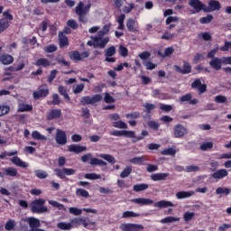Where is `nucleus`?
Segmentation results:
<instances>
[{"label": "nucleus", "instance_id": "6e6d98bb", "mask_svg": "<svg viewBox=\"0 0 231 231\" xmlns=\"http://www.w3.org/2000/svg\"><path fill=\"white\" fill-rule=\"evenodd\" d=\"M231 190L228 188H217L216 189V194H225V196H228L230 194Z\"/></svg>", "mask_w": 231, "mask_h": 231}, {"label": "nucleus", "instance_id": "423d86ee", "mask_svg": "<svg viewBox=\"0 0 231 231\" xmlns=\"http://www.w3.org/2000/svg\"><path fill=\"white\" fill-rule=\"evenodd\" d=\"M33 98L38 100V98H46L50 95V88H48L47 84H42L38 88L37 91L33 92Z\"/></svg>", "mask_w": 231, "mask_h": 231}, {"label": "nucleus", "instance_id": "cd10ccee", "mask_svg": "<svg viewBox=\"0 0 231 231\" xmlns=\"http://www.w3.org/2000/svg\"><path fill=\"white\" fill-rule=\"evenodd\" d=\"M34 65L38 66L39 68H41V66L42 68H50V66H51V62L46 58H40L36 60Z\"/></svg>", "mask_w": 231, "mask_h": 231}, {"label": "nucleus", "instance_id": "f3484780", "mask_svg": "<svg viewBox=\"0 0 231 231\" xmlns=\"http://www.w3.org/2000/svg\"><path fill=\"white\" fill-rule=\"evenodd\" d=\"M221 10V3L217 0H210L208 6L204 8V12H217Z\"/></svg>", "mask_w": 231, "mask_h": 231}, {"label": "nucleus", "instance_id": "4468645a", "mask_svg": "<svg viewBox=\"0 0 231 231\" xmlns=\"http://www.w3.org/2000/svg\"><path fill=\"white\" fill-rule=\"evenodd\" d=\"M126 28L128 32H131L132 33H136L140 32V26L138 25V22H136L133 18H129L126 22Z\"/></svg>", "mask_w": 231, "mask_h": 231}, {"label": "nucleus", "instance_id": "4d7b16f0", "mask_svg": "<svg viewBox=\"0 0 231 231\" xmlns=\"http://www.w3.org/2000/svg\"><path fill=\"white\" fill-rule=\"evenodd\" d=\"M10 113V106L0 105V116H5V115H8Z\"/></svg>", "mask_w": 231, "mask_h": 231}, {"label": "nucleus", "instance_id": "13d9d810", "mask_svg": "<svg viewBox=\"0 0 231 231\" xmlns=\"http://www.w3.org/2000/svg\"><path fill=\"white\" fill-rule=\"evenodd\" d=\"M148 127H150V129H153V131H158L160 129V123L152 120L149 121Z\"/></svg>", "mask_w": 231, "mask_h": 231}, {"label": "nucleus", "instance_id": "412c9836", "mask_svg": "<svg viewBox=\"0 0 231 231\" xmlns=\"http://www.w3.org/2000/svg\"><path fill=\"white\" fill-rule=\"evenodd\" d=\"M228 176V171L226 169H220L211 174L213 180H223Z\"/></svg>", "mask_w": 231, "mask_h": 231}, {"label": "nucleus", "instance_id": "c756f323", "mask_svg": "<svg viewBox=\"0 0 231 231\" xmlns=\"http://www.w3.org/2000/svg\"><path fill=\"white\" fill-rule=\"evenodd\" d=\"M0 62L5 66H8V64L14 62V57L10 54H3L0 56Z\"/></svg>", "mask_w": 231, "mask_h": 231}, {"label": "nucleus", "instance_id": "393cba45", "mask_svg": "<svg viewBox=\"0 0 231 231\" xmlns=\"http://www.w3.org/2000/svg\"><path fill=\"white\" fill-rule=\"evenodd\" d=\"M155 208H167L169 207H174V204L169 200H160L153 204Z\"/></svg>", "mask_w": 231, "mask_h": 231}, {"label": "nucleus", "instance_id": "bf43d9fd", "mask_svg": "<svg viewBox=\"0 0 231 231\" xmlns=\"http://www.w3.org/2000/svg\"><path fill=\"white\" fill-rule=\"evenodd\" d=\"M85 178L86 180H100L102 176H100V174L97 173H86Z\"/></svg>", "mask_w": 231, "mask_h": 231}, {"label": "nucleus", "instance_id": "8fccbe9b", "mask_svg": "<svg viewBox=\"0 0 231 231\" xmlns=\"http://www.w3.org/2000/svg\"><path fill=\"white\" fill-rule=\"evenodd\" d=\"M14 228H15V220H14V219H9V220L5 223V230H7V231H12V230H14Z\"/></svg>", "mask_w": 231, "mask_h": 231}, {"label": "nucleus", "instance_id": "a19ab883", "mask_svg": "<svg viewBox=\"0 0 231 231\" xmlns=\"http://www.w3.org/2000/svg\"><path fill=\"white\" fill-rule=\"evenodd\" d=\"M133 172V168L131 166H126L120 173V178H127Z\"/></svg>", "mask_w": 231, "mask_h": 231}, {"label": "nucleus", "instance_id": "5fc2aeb1", "mask_svg": "<svg viewBox=\"0 0 231 231\" xmlns=\"http://www.w3.org/2000/svg\"><path fill=\"white\" fill-rule=\"evenodd\" d=\"M174 221H180V217H166L161 220V223H174Z\"/></svg>", "mask_w": 231, "mask_h": 231}, {"label": "nucleus", "instance_id": "a18cd8bd", "mask_svg": "<svg viewBox=\"0 0 231 231\" xmlns=\"http://www.w3.org/2000/svg\"><path fill=\"white\" fill-rule=\"evenodd\" d=\"M57 73H59L58 69H53L51 71L49 77L47 78L48 84H51L53 82V80H55V79L57 77Z\"/></svg>", "mask_w": 231, "mask_h": 231}, {"label": "nucleus", "instance_id": "b1692460", "mask_svg": "<svg viewBox=\"0 0 231 231\" xmlns=\"http://www.w3.org/2000/svg\"><path fill=\"white\" fill-rule=\"evenodd\" d=\"M196 194V191H179L176 193L177 199H187L189 198H192Z\"/></svg>", "mask_w": 231, "mask_h": 231}, {"label": "nucleus", "instance_id": "2eb2a0df", "mask_svg": "<svg viewBox=\"0 0 231 231\" xmlns=\"http://www.w3.org/2000/svg\"><path fill=\"white\" fill-rule=\"evenodd\" d=\"M191 88L193 89H198L199 95H203V93H207V85L206 84H201V79H195L192 82Z\"/></svg>", "mask_w": 231, "mask_h": 231}, {"label": "nucleus", "instance_id": "0e129e2a", "mask_svg": "<svg viewBox=\"0 0 231 231\" xmlns=\"http://www.w3.org/2000/svg\"><path fill=\"white\" fill-rule=\"evenodd\" d=\"M104 100L106 104H113L115 102V98L113 97H111V95L109 94V92H106L105 93V97Z\"/></svg>", "mask_w": 231, "mask_h": 231}, {"label": "nucleus", "instance_id": "ddd939ff", "mask_svg": "<svg viewBox=\"0 0 231 231\" xmlns=\"http://www.w3.org/2000/svg\"><path fill=\"white\" fill-rule=\"evenodd\" d=\"M116 54V48L115 46H111L106 49L105 51V60L106 62H116V58H114L113 55Z\"/></svg>", "mask_w": 231, "mask_h": 231}, {"label": "nucleus", "instance_id": "680f3d73", "mask_svg": "<svg viewBox=\"0 0 231 231\" xmlns=\"http://www.w3.org/2000/svg\"><path fill=\"white\" fill-rule=\"evenodd\" d=\"M12 11L10 9L5 10L3 13V15L5 16L4 19H6V21H14V14H11Z\"/></svg>", "mask_w": 231, "mask_h": 231}, {"label": "nucleus", "instance_id": "c03bdc74", "mask_svg": "<svg viewBox=\"0 0 231 231\" xmlns=\"http://www.w3.org/2000/svg\"><path fill=\"white\" fill-rule=\"evenodd\" d=\"M195 216H196V213L187 211L183 215V219L186 223H189V221H192Z\"/></svg>", "mask_w": 231, "mask_h": 231}, {"label": "nucleus", "instance_id": "dca6fc26", "mask_svg": "<svg viewBox=\"0 0 231 231\" xmlns=\"http://www.w3.org/2000/svg\"><path fill=\"white\" fill-rule=\"evenodd\" d=\"M62 116V110L60 108L51 109L46 116L47 120H59Z\"/></svg>", "mask_w": 231, "mask_h": 231}, {"label": "nucleus", "instance_id": "20e7f679", "mask_svg": "<svg viewBox=\"0 0 231 231\" xmlns=\"http://www.w3.org/2000/svg\"><path fill=\"white\" fill-rule=\"evenodd\" d=\"M46 200L44 199H38L31 202V210L33 214H43L48 211V208L44 206Z\"/></svg>", "mask_w": 231, "mask_h": 231}, {"label": "nucleus", "instance_id": "58836bf2", "mask_svg": "<svg viewBox=\"0 0 231 231\" xmlns=\"http://www.w3.org/2000/svg\"><path fill=\"white\" fill-rule=\"evenodd\" d=\"M123 219H127L129 217H140V213H134V211H125L122 215Z\"/></svg>", "mask_w": 231, "mask_h": 231}, {"label": "nucleus", "instance_id": "37998d69", "mask_svg": "<svg viewBox=\"0 0 231 231\" xmlns=\"http://www.w3.org/2000/svg\"><path fill=\"white\" fill-rule=\"evenodd\" d=\"M76 195L79 196L80 198H89V192L84 189H77Z\"/></svg>", "mask_w": 231, "mask_h": 231}, {"label": "nucleus", "instance_id": "9b49d317", "mask_svg": "<svg viewBox=\"0 0 231 231\" xmlns=\"http://www.w3.org/2000/svg\"><path fill=\"white\" fill-rule=\"evenodd\" d=\"M55 141L58 145H66L68 143V137L66 136V132L61 129H57Z\"/></svg>", "mask_w": 231, "mask_h": 231}, {"label": "nucleus", "instance_id": "ea45409f", "mask_svg": "<svg viewBox=\"0 0 231 231\" xmlns=\"http://www.w3.org/2000/svg\"><path fill=\"white\" fill-rule=\"evenodd\" d=\"M161 154H162V156H176V149L167 148L165 150H162L161 152Z\"/></svg>", "mask_w": 231, "mask_h": 231}, {"label": "nucleus", "instance_id": "1a4fd4ad", "mask_svg": "<svg viewBox=\"0 0 231 231\" xmlns=\"http://www.w3.org/2000/svg\"><path fill=\"white\" fill-rule=\"evenodd\" d=\"M111 136H125V138H136L134 131L113 130L110 132Z\"/></svg>", "mask_w": 231, "mask_h": 231}, {"label": "nucleus", "instance_id": "0eeeda50", "mask_svg": "<svg viewBox=\"0 0 231 231\" xmlns=\"http://www.w3.org/2000/svg\"><path fill=\"white\" fill-rule=\"evenodd\" d=\"M144 226L141 224L125 223L120 225V229L122 231H143Z\"/></svg>", "mask_w": 231, "mask_h": 231}, {"label": "nucleus", "instance_id": "603ef678", "mask_svg": "<svg viewBox=\"0 0 231 231\" xmlns=\"http://www.w3.org/2000/svg\"><path fill=\"white\" fill-rule=\"evenodd\" d=\"M131 163H134V165H143V156L141 157H134L130 160Z\"/></svg>", "mask_w": 231, "mask_h": 231}, {"label": "nucleus", "instance_id": "09e8293b", "mask_svg": "<svg viewBox=\"0 0 231 231\" xmlns=\"http://www.w3.org/2000/svg\"><path fill=\"white\" fill-rule=\"evenodd\" d=\"M113 127H116V129H127V124L124 121H116L113 123Z\"/></svg>", "mask_w": 231, "mask_h": 231}, {"label": "nucleus", "instance_id": "2f4dec72", "mask_svg": "<svg viewBox=\"0 0 231 231\" xmlns=\"http://www.w3.org/2000/svg\"><path fill=\"white\" fill-rule=\"evenodd\" d=\"M60 47L64 48V46H69V41L68 36L64 35V32L59 33Z\"/></svg>", "mask_w": 231, "mask_h": 231}, {"label": "nucleus", "instance_id": "6e6552de", "mask_svg": "<svg viewBox=\"0 0 231 231\" xmlns=\"http://www.w3.org/2000/svg\"><path fill=\"white\" fill-rule=\"evenodd\" d=\"M189 131L187 130V127H185L181 124H178L173 128V136L174 138H183L188 134Z\"/></svg>", "mask_w": 231, "mask_h": 231}, {"label": "nucleus", "instance_id": "6ab92c4d", "mask_svg": "<svg viewBox=\"0 0 231 231\" xmlns=\"http://www.w3.org/2000/svg\"><path fill=\"white\" fill-rule=\"evenodd\" d=\"M84 151H88L87 146H80L79 144H70L68 146V152H75V154H80V152H84Z\"/></svg>", "mask_w": 231, "mask_h": 231}, {"label": "nucleus", "instance_id": "f704fd0d", "mask_svg": "<svg viewBox=\"0 0 231 231\" xmlns=\"http://www.w3.org/2000/svg\"><path fill=\"white\" fill-rule=\"evenodd\" d=\"M4 174H5V176H11V178H15V176H17V169L14 167L4 169Z\"/></svg>", "mask_w": 231, "mask_h": 231}, {"label": "nucleus", "instance_id": "39448f33", "mask_svg": "<svg viewBox=\"0 0 231 231\" xmlns=\"http://www.w3.org/2000/svg\"><path fill=\"white\" fill-rule=\"evenodd\" d=\"M102 101V96L100 94H96L92 97L89 96L82 97L79 100L81 106H89L97 104V102Z\"/></svg>", "mask_w": 231, "mask_h": 231}, {"label": "nucleus", "instance_id": "4be33fe9", "mask_svg": "<svg viewBox=\"0 0 231 231\" xmlns=\"http://www.w3.org/2000/svg\"><path fill=\"white\" fill-rule=\"evenodd\" d=\"M189 5L191 6V8H194L198 12L205 10V5H203V3H201L199 0H189Z\"/></svg>", "mask_w": 231, "mask_h": 231}, {"label": "nucleus", "instance_id": "7ed1b4c3", "mask_svg": "<svg viewBox=\"0 0 231 231\" xmlns=\"http://www.w3.org/2000/svg\"><path fill=\"white\" fill-rule=\"evenodd\" d=\"M88 161H90L89 165L92 167H107V162H106V161L93 157L92 153H87L81 156V162L83 163H88Z\"/></svg>", "mask_w": 231, "mask_h": 231}, {"label": "nucleus", "instance_id": "f8f14e48", "mask_svg": "<svg viewBox=\"0 0 231 231\" xmlns=\"http://www.w3.org/2000/svg\"><path fill=\"white\" fill-rule=\"evenodd\" d=\"M174 68L177 73H180L181 75H189V73H192V65L185 60L183 63V69L178 65H175Z\"/></svg>", "mask_w": 231, "mask_h": 231}, {"label": "nucleus", "instance_id": "f03ea898", "mask_svg": "<svg viewBox=\"0 0 231 231\" xmlns=\"http://www.w3.org/2000/svg\"><path fill=\"white\" fill-rule=\"evenodd\" d=\"M89 10H91V4H88L84 6V2H79L78 5L75 7V13L79 16V23L86 24L88 23V19L86 15L89 14Z\"/></svg>", "mask_w": 231, "mask_h": 231}, {"label": "nucleus", "instance_id": "de8ad7c7", "mask_svg": "<svg viewBox=\"0 0 231 231\" xmlns=\"http://www.w3.org/2000/svg\"><path fill=\"white\" fill-rule=\"evenodd\" d=\"M213 19L214 16H212V14H208L207 16L200 18L199 23L201 24H209V23H212Z\"/></svg>", "mask_w": 231, "mask_h": 231}, {"label": "nucleus", "instance_id": "e433bc0d", "mask_svg": "<svg viewBox=\"0 0 231 231\" xmlns=\"http://www.w3.org/2000/svg\"><path fill=\"white\" fill-rule=\"evenodd\" d=\"M57 228L60 230H71L73 228V225L71 223H66V222H59L57 224Z\"/></svg>", "mask_w": 231, "mask_h": 231}, {"label": "nucleus", "instance_id": "c9c22d12", "mask_svg": "<svg viewBox=\"0 0 231 231\" xmlns=\"http://www.w3.org/2000/svg\"><path fill=\"white\" fill-rule=\"evenodd\" d=\"M69 59L75 62H80L82 58L80 57V52L79 51H72L69 52Z\"/></svg>", "mask_w": 231, "mask_h": 231}, {"label": "nucleus", "instance_id": "a211bd4d", "mask_svg": "<svg viewBox=\"0 0 231 231\" xmlns=\"http://www.w3.org/2000/svg\"><path fill=\"white\" fill-rule=\"evenodd\" d=\"M223 58H213L210 61H209V66L215 69L216 71H219V69H221V68H223Z\"/></svg>", "mask_w": 231, "mask_h": 231}, {"label": "nucleus", "instance_id": "774afa93", "mask_svg": "<svg viewBox=\"0 0 231 231\" xmlns=\"http://www.w3.org/2000/svg\"><path fill=\"white\" fill-rule=\"evenodd\" d=\"M231 48V42H225V44L220 47V51H228Z\"/></svg>", "mask_w": 231, "mask_h": 231}, {"label": "nucleus", "instance_id": "bb28decb", "mask_svg": "<svg viewBox=\"0 0 231 231\" xmlns=\"http://www.w3.org/2000/svg\"><path fill=\"white\" fill-rule=\"evenodd\" d=\"M180 102H188L190 106H196L198 99H192V94H185L180 97Z\"/></svg>", "mask_w": 231, "mask_h": 231}, {"label": "nucleus", "instance_id": "c85d7f7f", "mask_svg": "<svg viewBox=\"0 0 231 231\" xmlns=\"http://www.w3.org/2000/svg\"><path fill=\"white\" fill-rule=\"evenodd\" d=\"M97 157L98 158H102L103 160H105L108 163H111V165H115V163H116V159H115V157L113 155H111V154L99 153L97 155Z\"/></svg>", "mask_w": 231, "mask_h": 231}, {"label": "nucleus", "instance_id": "9d476101", "mask_svg": "<svg viewBox=\"0 0 231 231\" xmlns=\"http://www.w3.org/2000/svg\"><path fill=\"white\" fill-rule=\"evenodd\" d=\"M70 224L71 225H82L84 226V228H88V226H89V225L91 226H96L97 223L96 222H91V221H88V219L84 218V217H75L72 218L70 220Z\"/></svg>", "mask_w": 231, "mask_h": 231}, {"label": "nucleus", "instance_id": "052dcab7", "mask_svg": "<svg viewBox=\"0 0 231 231\" xmlns=\"http://www.w3.org/2000/svg\"><path fill=\"white\" fill-rule=\"evenodd\" d=\"M35 176L40 180H44L45 178H48V173L44 171L37 170L35 171Z\"/></svg>", "mask_w": 231, "mask_h": 231}, {"label": "nucleus", "instance_id": "49530a36", "mask_svg": "<svg viewBox=\"0 0 231 231\" xmlns=\"http://www.w3.org/2000/svg\"><path fill=\"white\" fill-rule=\"evenodd\" d=\"M19 152H17V150L12 151V152H4L2 153H0V160H5V158H6V156H16V154H18Z\"/></svg>", "mask_w": 231, "mask_h": 231}, {"label": "nucleus", "instance_id": "473e14b6", "mask_svg": "<svg viewBox=\"0 0 231 231\" xmlns=\"http://www.w3.org/2000/svg\"><path fill=\"white\" fill-rule=\"evenodd\" d=\"M30 111H33V106L32 105L24 103L19 105L18 113H26Z\"/></svg>", "mask_w": 231, "mask_h": 231}, {"label": "nucleus", "instance_id": "69168bd1", "mask_svg": "<svg viewBox=\"0 0 231 231\" xmlns=\"http://www.w3.org/2000/svg\"><path fill=\"white\" fill-rule=\"evenodd\" d=\"M45 53H54V51H57V46L56 45H49L44 48Z\"/></svg>", "mask_w": 231, "mask_h": 231}, {"label": "nucleus", "instance_id": "7c9ffc66", "mask_svg": "<svg viewBox=\"0 0 231 231\" xmlns=\"http://www.w3.org/2000/svg\"><path fill=\"white\" fill-rule=\"evenodd\" d=\"M58 91L61 97L65 99L66 102L69 104L71 102V98L69 97V95L68 94V90L66 89V87L60 86L58 88Z\"/></svg>", "mask_w": 231, "mask_h": 231}, {"label": "nucleus", "instance_id": "5701e85b", "mask_svg": "<svg viewBox=\"0 0 231 231\" xmlns=\"http://www.w3.org/2000/svg\"><path fill=\"white\" fill-rule=\"evenodd\" d=\"M12 163L14 165H16V167H21L22 169H28V163L24 162L19 156H14L12 159H10Z\"/></svg>", "mask_w": 231, "mask_h": 231}, {"label": "nucleus", "instance_id": "72a5a7b5", "mask_svg": "<svg viewBox=\"0 0 231 231\" xmlns=\"http://www.w3.org/2000/svg\"><path fill=\"white\" fill-rule=\"evenodd\" d=\"M10 28V22L5 18L0 19V33Z\"/></svg>", "mask_w": 231, "mask_h": 231}, {"label": "nucleus", "instance_id": "f257e3e1", "mask_svg": "<svg viewBox=\"0 0 231 231\" xmlns=\"http://www.w3.org/2000/svg\"><path fill=\"white\" fill-rule=\"evenodd\" d=\"M109 30H111V25L106 24L103 26V29L99 32H97V36H92L91 40L87 42L88 46H92L93 48H99V50H104L106 46L109 43V41L111 39L109 36L104 37L105 35H107L109 33Z\"/></svg>", "mask_w": 231, "mask_h": 231}, {"label": "nucleus", "instance_id": "aec40b11", "mask_svg": "<svg viewBox=\"0 0 231 231\" xmlns=\"http://www.w3.org/2000/svg\"><path fill=\"white\" fill-rule=\"evenodd\" d=\"M131 202L135 203L136 205H141V207L152 205V203H154L152 199L145 198L132 199Z\"/></svg>", "mask_w": 231, "mask_h": 231}, {"label": "nucleus", "instance_id": "864d4df0", "mask_svg": "<svg viewBox=\"0 0 231 231\" xmlns=\"http://www.w3.org/2000/svg\"><path fill=\"white\" fill-rule=\"evenodd\" d=\"M119 55L121 57H127L129 55V50L124 45L119 46Z\"/></svg>", "mask_w": 231, "mask_h": 231}, {"label": "nucleus", "instance_id": "e2e57ef3", "mask_svg": "<svg viewBox=\"0 0 231 231\" xmlns=\"http://www.w3.org/2000/svg\"><path fill=\"white\" fill-rule=\"evenodd\" d=\"M69 214H73L74 216H80V214H82V209L72 207V208H69Z\"/></svg>", "mask_w": 231, "mask_h": 231}, {"label": "nucleus", "instance_id": "a878e982", "mask_svg": "<svg viewBox=\"0 0 231 231\" xmlns=\"http://www.w3.org/2000/svg\"><path fill=\"white\" fill-rule=\"evenodd\" d=\"M169 176V173H155L151 175V180L152 181H165Z\"/></svg>", "mask_w": 231, "mask_h": 231}, {"label": "nucleus", "instance_id": "79ce46f5", "mask_svg": "<svg viewBox=\"0 0 231 231\" xmlns=\"http://www.w3.org/2000/svg\"><path fill=\"white\" fill-rule=\"evenodd\" d=\"M32 137L33 138V140H42V141L48 140V138L46 136L41 134V133H39V131H33L32 133Z\"/></svg>", "mask_w": 231, "mask_h": 231}, {"label": "nucleus", "instance_id": "338daca9", "mask_svg": "<svg viewBox=\"0 0 231 231\" xmlns=\"http://www.w3.org/2000/svg\"><path fill=\"white\" fill-rule=\"evenodd\" d=\"M172 53H174V48L172 47H167L165 50H164V53H163V58L165 57H171V55H172Z\"/></svg>", "mask_w": 231, "mask_h": 231}, {"label": "nucleus", "instance_id": "3c124183", "mask_svg": "<svg viewBox=\"0 0 231 231\" xmlns=\"http://www.w3.org/2000/svg\"><path fill=\"white\" fill-rule=\"evenodd\" d=\"M212 147H214V143H212V142L203 143L200 145V151H208V150L212 149Z\"/></svg>", "mask_w": 231, "mask_h": 231}, {"label": "nucleus", "instance_id": "4c0bfd02", "mask_svg": "<svg viewBox=\"0 0 231 231\" xmlns=\"http://www.w3.org/2000/svg\"><path fill=\"white\" fill-rule=\"evenodd\" d=\"M133 189L134 192H142V190H147V189H149V184H145V183L135 184L134 185Z\"/></svg>", "mask_w": 231, "mask_h": 231}]
</instances>
